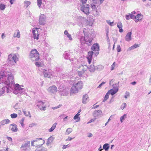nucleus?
<instances>
[{
  "label": "nucleus",
  "instance_id": "26",
  "mask_svg": "<svg viewBox=\"0 0 151 151\" xmlns=\"http://www.w3.org/2000/svg\"><path fill=\"white\" fill-rule=\"evenodd\" d=\"M88 69L90 72L93 73L95 70H96V67L95 66L93 65H91L88 68Z\"/></svg>",
  "mask_w": 151,
  "mask_h": 151
},
{
  "label": "nucleus",
  "instance_id": "47",
  "mask_svg": "<svg viewBox=\"0 0 151 151\" xmlns=\"http://www.w3.org/2000/svg\"><path fill=\"white\" fill-rule=\"evenodd\" d=\"M23 113L26 116H28L29 115H30V114L29 111H28L27 112L26 111H23Z\"/></svg>",
  "mask_w": 151,
  "mask_h": 151
},
{
  "label": "nucleus",
  "instance_id": "44",
  "mask_svg": "<svg viewBox=\"0 0 151 151\" xmlns=\"http://www.w3.org/2000/svg\"><path fill=\"white\" fill-rule=\"evenodd\" d=\"M126 105L127 104L126 103H123L121 106V108L123 110L124 108H125L126 107Z\"/></svg>",
  "mask_w": 151,
  "mask_h": 151
},
{
  "label": "nucleus",
  "instance_id": "63",
  "mask_svg": "<svg viewBox=\"0 0 151 151\" xmlns=\"http://www.w3.org/2000/svg\"><path fill=\"white\" fill-rule=\"evenodd\" d=\"M84 73H82V71H78V75L79 76H81Z\"/></svg>",
  "mask_w": 151,
  "mask_h": 151
},
{
  "label": "nucleus",
  "instance_id": "40",
  "mask_svg": "<svg viewBox=\"0 0 151 151\" xmlns=\"http://www.w3.org/2000/svg\"><path fill=\"white\" fill-rule=\"evenodd\" d=\"M13 92L14 94H18L19 93H20V94L22 93L21 92V91H18L16 89H15L14 88V89L13 91Z\"/></svg>",
  "mask_w": 151,
  "mask_h": 151
},
{
  "label": "nucleus",
  "instance_id": "58",
  "mask_svg": "<svg viewBox=\"0 0 151 151\" xmlns=\"http://www.w3.org/2000/svg\"><path fill=\"white\" fill-rule=\"evenodd\" d=\"M35 65L38 67L41 66V63L38 62H36L35 63Z\"/></svg>",
  "mask_w": 151,
  "mask_h": 151
},
{
  "label": "nucleus",
  "instance_id": "51",
  "mask_svg": "<svg viewBox=\"0 0 151 151\" xmlns=\"http://www.w3.org/2000/svg\"><path fill=\"white\" fill-rule=\"evenodd\" d=\"M125 18L127 20H129L130 19V14L129 13L126 15Z\"/></svg>",
  "mask_w": 151,
  "mask_h": 151
},
{
  "label": "nucleus",
  "instance_id": "1",
  "mask_svg": "<svg viewBox=\"0 0 151 151\" xmlns=\"http://www.w3.org/2000/svg\"><path fill=\"white\" fill-rule=\"evenodd\" d=\"M0 82L4 83V86H2L1 91H0V96L5 92L10 93L13 90L14 79L13 75L10 72L0 71Z\"/></svg>",
  "mask_w": 151,
  "mask_h": 151
},
{
  "label": "nucleus",
  "instance_id": "7",
  "mask_svg": "<svg viewBox=\"0 0 151 151\" xmlns=\"http://www.w3.org/2000/svg\"><path fill=\"white\" fill-rule=\"evenodd\" d=\"M19 58V55L18 54H15L13 55L10 54L8 55V60H11L13 61L14 63L16 64L17 61H18Z\"/></svg>",
  "mask_w": 151,
  "mask_h": 151
},
{
  "label": "nucleus",
  "instance_id": "35",
  "mask_svg": "<svg viewBox=\"0 0 151 151\" xmlns=\"http://www.w3.org/2000/svg\"><path fill=\"white\" fill-rule=\"evenodd\" d=\"M110 94L108 92L106 93V94L105 96L104 97V99L103 101V102H104L106 101L107 99H108L109 97V94Z\"/></svg>",
  "mask_w": 151,
  "mask_h": 151
},
{
  "label": "nucleus",
  "instance_id": "33",
  "mask_svg": "<svg viewBox=\"0 0 151 151\" xmlns=\"http://www.w3.org/2000/svg\"><path fill=\"white\" fill-rule=\"evenodd\" d=\"M94 53L93 52L89 51L88 52V54L87 57V58L92 59L93 54Z\"/></svg>",
  "mask_w": 151,
  "mask_h": 151
},
{
  "label": "nucleus",
  "instance_id": "11",
  "mask_svg": "<svg viewBox=\"0 0 151 151\" xmlns=\"http://www.w3.org/2000/svg\"><path fill=\"white\" fill-rule=\"evenodd\" d=\"M44 76L45 77L51 78L52 76V70H51L48 69L45 70L43 71Z\"/></svg>",
  "mask_w": 151,
  "mask_h": 151
},
{
  "label": "nucleus",
  "instance_id": "49",
  "mask_svg": "<svg viewBox=\"0 0 151 151\" xmlns=\"http://www.w3.org/2000/svg\"><path fill=\"white\" fill-rule=\"evenodd\" d=\"M130 96L129 93V92L126 91L125 93V95L124 96V97L127 99L128 97H129Z\"/></svg>",
  "mask_w": 151,
  "mask_h": 151
},
{
  "label": "nucleus",
  "instance_id": "43",
  "mask_svg": "<svg viewBox=\"0 0 151 151\" xmlns=\"http://www.w3.org/2000/svg\"><path fill=\"white\" fill-rule=\"evenodd\" d=\"M130 19H133L135 21V19H137V17L134 15L130 14Z\"/></svg>",
  "mask_w": 151,
  "mask_h": 151
},
{
  "label": "nucleus",
  "instance_id": "50",
  "mask_svg": "<svg viewBox=\"0 0 151 151\" xmlns=\"http://www.w3.org/2000/svg\"><path fill=\"white\" fill-rule=\"evenodd\" d=\"M11 117L12 118H16L17 116V115L16 114H12L11 115Z\"/></svg>",
  "mask_w": 151,
  "mask_h": 151
},
{
  "label": "nucleus",
  "instance_id": "5",
  "mask_svg": "<svg viewBox=\"0 0 151 151\" xmlns=\"http://www.w3.org/2000/svg\"><path fill=\"white\" fill-rule=\"evenodd\" d=\"M80 5L81 10L86 14H88L89 13V7L88 5L86 4H80Z\"/></svg>",
  "mask_w": 151,
  "mask_h": 151
},
{
  "label": "nucleus",
  "instance_id": "32",
  "mask_svg": "<svg viewBox=\"0 0 151 151\" xmlns=\"http://www.w3.org/2000/svg\"><path fill=\"white\" fill-rule=\"evenodd\" d=\"M30 4L31 2L29 1H24V6L26 8H27Z\"/></svg>",
  "mask_w": 151,
  "mask_h": 151
},
{
  "label": "nucleus",
  "instance_id": "38",
  "mask_svg": "<svg viewBox=\"0 0 151 151\" xmlns=\"http://www.w3.org/2000/svg\"><path fill=\"white\" fill-rule=\"evenodd\" d=\"M54 139V138L52 136H51L49 137L48 139L47 143L49 144L50 143L52 142Z\"/></svg>",
  "mask_w": 151,
  "mask_h": 151
},
{
  "label": "nucleus",
  "instance_id": "18",
  "mask_svg": "<svg viewBox=\"0 0 151 151\" xmlns=\"http://www.w3.org/2000/svg\"><path fill=\"white\" fill-rule=\"evenodd\" d=\"M58 91L61 92V95L64 96L67 95L68 94V91L65 89H64L61 88H59Z\"/></svg>",
  "mask_w": 151,
  "mask_h": 151
},
{
  "label": "nucleus",
  "instance_id": "22",
  "mask_svg": "<svg viewBox=\"0 0 151 151\" xmlns=\"http://www.w3.org/2000/svg\"><path fill=\"white\" fill-rule=\"evenodd\" d=\"M131 32H128L125 37V40L127 41H129L131 40Z\"/></svg>",
  "mask_w": 151,
  "mask_h": 151
},
{
  "label": "nucleus",
  "instance_id": "27",
  "mask_svg": "<svg viewBox=\"0 0 151 151\" xmlns=\"http://www.w3.org/2000/svg\"><path fill=\"white\" fill-rule=\"evenodd\" d=\"M117 26L119 29V32L121 33L123 32V26L122 23L120 22H118L117 23Z\"/></svg>",
  "mask_w": 151,
  "mask_h": 151
},
{
  "label": "nucleus",
  "instance_id": "52",
  "mask_svg": "<svg viewBox=\"0 0 151 151\" xmlns=\"http://www.w3.org/2000/svg\"><path fill=\"white\" fill-rule=\"evenodd\" d=\"M80 82H81V87H80L79 85H78V86L76 87V88H78V89L79 90L81 89L82 88V87H83V82L82 81H79L77 83H79Z\"/></svg>",
  "mask_w": 151,
  "mask_h": 151
},
{
  "label": "nucleus",
  "instance_id": "13",
  "mask_svg": "<svg viewBox=\"0 0 151 151\" xmlns=\"http://www.w3.org/2000/svg\"><path fill=\"white\" fill-rule=\"evenodd\" d=\"M44 103L42 101H38L37 106L41 110L45 111L46 110V106L44 105Z\"/></svg>",
  "mask_w": 151,
  "mask_h": 151
},
{
  "label": "nucleus",
  "instance_id": "6",
  "mask_svg": "<svg viewBox=\"0 0 151 151\" xmlns=\"http://www.w3.org/2000/svg\"><path fill=\"white\" fill-rule=\"evenodd\" d=\"M30 142L29 141H25L24 143L22 144L20 149L21 151H27L28 149L30 148Z\"/></svg>",
  "mask_w": 151,
  "mask_h": 151
},
{
  "label": "nucleus",
  "instance_id": "29",
  "mask_svg": "<svg viewBox=\"0 0 151 151\" xmlns=\"http://www.w3.org/2000/svg\"><path fill=\"white\" fill-rule=\"evenodd\" d=\"M10 122V121L8 119H4L1 122V124L2 125H4L6 124H9Z\"/></svg>",
  "mask_w": 151,
  "mask_h": 151
},
{
  "label": "nucleus",
  "instance_id": "53",
  "mask_svg": "<svg viewBox=\"0 0 151 151\" xmlns=\"http://www.w3.org/2000/svg\"><path fill=\"white\" fill-rule=\"evenodd\" d=\"M80 4H86V3L87 1V0H80Z\"/></svg>",
  "mask_w": 151,
  "mask_h": 151
},
{
  "label": "nucleus",
  "instance_id": "24",
  "mask_svg": "<svg viewBox=\"0 0 151 151\" xmlns=\"http://www.w3.org/2000/svg\"><path fill=\"white\" fill-rule=\"evenodd\" d=\"M37 148L36 149L35 151H47V149L44 147H42L41 145H40L37 146Z\"/></svg>",
  "mask_w": 151,
  "mask_h": 151
},
{
  "label": "nucleus",
  "instance_id": "16",
  "mask_svg": "<svg viewBox=\"0 0 151 151\" xmlns=\"http://www.w3.org/2000/svg\"><path fill=\"white\" fill-rule=\"evenodd\" d=\"M32 33L34 39L37 40L39 39V37L38 31L37 29L33 30Z\"/></svg>",
  "mask_w": 151,
  "mask_h": 151
},
{
  "label": "nucleus",
  "instance_id": "10",
  "mask_svg": "<svg viewBox=\"0 0 151 151\" xmlns=\"http://www.w3.org/2000/svg\"><path fill=\"white\" fill-rule=\"evenodd\" d=\"M76 20L78 22V25L80 27H82L83 24L85 20V18L82 17H77L76 18Z\"/></svg>",
  "mask_w": 151,
  "mask_h": 151
},
{
  "label": "nucleus",
  "instance_id": "23",
  "mask_svg": "<svg viewBox=\"0 0 151 151\" xmlns=\"http://www.w3.org/2000/svg\"><path fill=\"white\" fill-rule=\"evenodd\" d=\"M78 68L80 69L81 70L82 73H84L86 71L88 68V67L86 65H81L79 67H78Z\"/></svg>",
  "mask_w": 151,
  "mask_h": 151
},
{
  "label": "nucleus",
  "instance_id": "8",
  "mask_svg": "<svg viewBox=\"0 0 151 151\" xmlns=\"http://www.w3.org/2000/svg\"><path fill=\"white\" fill-rule=\"evenodd\" d=\"M46 17L45 15L40 14L39 16V22L40 25H44L46 22Z\"/></svg>",
  "mask_w": 151,
  "mask_h": 151
},
{
  "label": "nucleus",
  "instance_id": "20",
  "mask_svg": "<svg viewBox=\"0 0 151 151\" xmlns=\"http://www.w3.org/2000/svg\"><path fill=\"white\" fill-rule=\"evenodd\" d=\"M12 126V127L11 128V130L13 132H16L18 130V128L17 125L14 124H12L10 125L9 128H10L11 126Z\"/></svg>",
  "mask_w": 151,
  "mask_h": 151
},
{
  "label": "nucleus",
  "instance_id": "64",
  "mask_svg": "<svg viewBox=\"0 0 151 151\" xmlns=\"http://www.w3.org/2000/svg\"><path fill=\"white\" fill-rule=\"evenodd\" d=\"M105 83V82H103L101 83L98 87V88H100L102 85Z\"/></svg>",
  "mask_w": 151,
  "mask_h": 151
},
{
  "label": "nucleus",
  "instance_id": "15",
  "mask_svg": "<svg viewBox=\"0 0 151 151\" xmlns=\"http://www.w3.org/2000/svg\"><path fill=\"white\" fill-rule=\"evenodd\" d=\"M14 88L18 91H21V92L22 93L24 94L23 92H24V89L21 88L20 85L18 84H17L15 85V86L14 87Z\"/></svg>",
  "mask_w": 151,
  "mask_h": 151
},
{
  "label": "nucleus",
  "instance_id": "21",
  "mask_svg": "<svg viewBox=\"0 0 151 151\" xmlns=\"http://www.w3.org/2000/svg\"><path fill=\"white\" fill-rule=\"evenodd\" d=\"M88 101V96L87 94H86L83 96L82 103L84 104H86Z\"/></svg>",
  "mask_w": 151,
  "mask_h": 151
},
{
  "label": "nucleus",
  "instance_id": "36",
  "mask_svg": "<svg viewBox=\"0 0 151 151\" xmlns=\"http://www.w3.org/2000/svg\"><path fill=\"white\" fill-rule=\"evenodd\" d=\"M103 67L101 65H98L96 67V70H100L103 68Z\"/></svg>",
  "mask_w": 151,
  "mask_h": 151
},
{
  "label": "nucleus",
  "instance_id": "59",
  "mask_svg": "<svg viewBox=\"0 0 151 151\" xmlns=\"http://www.w3.org/2000/svg\"><path fill=\"white\" fill-rule=\"evenodd\" d=\"M19 104L18 103H17L14 106V108L16 109H18V104Z\"/></svg>",
  "mask_w": 151,
  "mask_h": 151
},
{
  "label": "nucleus",
  "instance_id": "2",
  "mask_svg": "<svg viewBox=\"0 0 151 151\" xmlns=\"http://www.w3.org/2000/svg\"><path fill=\"white\" fill-rule=\"evenodd\" d=\"M86 29H84L83 30V32L84 35V37L82 36L80 39V41L81 44L85 43L88 46L91 45L93 43V38L91 37H89V35L86 33L85 31V30Z\"/></svg>",
  "mask_w": 151,
  "mask_h": 151
},
{
  "label": "nucleus",
  "instance_id": "48",
  "mask_svg": "<svg viewBox=\"0 0 151 151\" xmlns=\"http://www.w3.org/2000/svg\"><path fill=\"white\" fill-rule=\"evenodd\" d=\"M8 62L9 64H10V65H15L16 64H14V62L13 60H8Z\"/></svg>",
  "mask_w": 151,
  "mask_h": 151
},
{
  "label": "nucleus",
  "instance_id": "42",
  "mask_svg": "<svg viewBox=\"0 0 151 151\" xmlns=\"http://www.w3.org/2000/svg\"><path fill=\"white\" fill-rule=\"evenodd\" d=\"M40 139L42 140V139L41 138H39L37 139H35V140H33V141H32L31 142L32 146H34V142H37L38 140H40Z\"/></svg>",
  "mask_w": 151,
  "mask_h": 151
},
{
  "label": "nucleus",
  "instance_id": "39",
  "mask_svg": "<svg viewBox=\"0 0 151 151\" xmlns=\"http://www.w3.org/2000/svg\"><path fill=\"white\" fill-rule=\"evenodd\" d=\"M72 131V129L71 128H68L66 130L65 134H66L68 135Z\"/></svg>",
  "mask_w": 151,
  "mask_h": 151
},
{
  "label": "nucleus",
  "instance_id": "60",
  "mask_svg": "<svg viewBox=\"0 0 151 151\" xmlns=\"http://www.w3.org/2000/svg\"><path fill=\"white\" fill-rule=\"evenodd\" d=\"M95 119H91L90 120L88 121V122H87V124H89V123H91V122H94L95 121Z\"/></svg>",
  "mask_w": 151,
  "mask_h": 151
},
{
  "label": "nucleus",
  "instance_id": "3",
  "mask_svg": "<svg viewBox=\"0 0 151 151\" xmlns=\"http://www.w3.org/2000/svg\"><path fill=\"white\" fill-rule=\"evenodd\" d=\"M29 57L33 61H37L40 59L39 54L36 49H34L31 51Z\"/></svg>",
  "mask_w": 151,
  "mask_h": 151
},
{
  "label": "nucleus",
  "instance_id": "57",
  "mask_svg": "<svg viewBox=\"0 0 151 151\" xmlns=\"http://www.w3.org/2000/svg\"><path fill=\"white\" fill-rule=\"evenodd\" d=\"M67 36L69 38V40H72L73 39L71 37V36L70 34H68L67 35Z\"/></svg>",
  "mask_w": 151,
  "mask_h": 151
},
{
  "label": "nucleus",
  "instance_id": "62",
  "mask_svg": "<svg viewBox=\"0 0 151 151\" xmlns=\"http://www.w3.org/2000/svg\"><path fill=\"white\" fill-rule=\"evenodd\" d=\"M115 62H114L113 64L111 65V70H113L114 68V64H115Z\"/></svg>",
  "mask_w": 151,
  "mask_h": 151
},
{
  "label": "nucleus",
  "instance_id": "4",
  "mask_svg": "<svg viewBox=\"0 0 151 151\" xmlns=\"http://www.w3.org/2000/svg\"><path fill=\"white\" fill-rule=\"evenodd\" d=\"M63 57L66 60L69 59L71 62L73 61L74 56L73 55V53L71 52L65 51L63 54Z\"/></svg>",
  "mask_w": 151,
  "mask_h": 151
},
{
  "label": "nucleus",
  "instance_id": "17",
  "mask_svg": "<svg viewBox=\"0 0 151 151\" xmlns=\"http://www.w3.org/2000/svg\"><path fill=\"white\" fill-rule=\"evenodd\" d=\"M118 87H116L115 88L109 90L108 92L111 95H113L115 94L118 91Z\"/></svg>",
  "mask_w": 151,
  "mask_h": 151
},
{
  "label": "nucleus",
  "instance_id": "61",
  "mask_svg": "<svg viewBox=\"0 0 151 151\" xmlns=\"http://www.w3.org/2000/svg\"><path fill=\"white\" fill-rule=\"evenodd\" d=\"M61 106V105H59L58 106H55V107H53L52 108V109H53V110H55V109H56L59 108Z\"/></svg>",
  "mask_w": 151,
  "mask_h": 151
},
{
  "label": "nucleus",
  "instance_id": "56",
  "mask_svg": "<svg viewBox=\"0 0 151 151\" xmlns=\"http://www.w3.org/2000/svg\"><path fill=\"white\" fill-rule=\"evenodd\" d=\"M106 22L109 25H110L111 26H113V23L114 22H110V20H107L106 21Z\"/></svg>",
  "mask_w": 151,
  "mask_h": 151
},
{
  "label": "nucleus",
  "instance_id": "30",
  "mask_svg": "<svg viewBox=\"0 0 151 151\" xmlns=\"http://www.w3.org/2000/svg\"><path fill=\"white\" fill-rule=\"evenodd\" d=\"M103 147L104 149V150L106 151H108L109 148V144L108 143L105 144L103 145Z\"/></svg>",
  "mask_w": 151,
  "mask_h": 151
},
{
  "label": "nucleus",
  "instance_id": "37",
  "mask_svg": "<svg viewBox=\"0 0 151 151\" xmlns=\"http://www.w3.org/2000/svg\"><path fill=\"white\" fill-rule=\"evenodd\" d=\"M6 8V5L3 4H0V9L3 10L5 9Z\"/></svg>",
  "mask_w": 151,
  "mask_h": 151
},
{
  "label": "nucleus",
  "instance_id": "12",
  "mask_svg": "<svg viewBox=\"0 0 151 151\" xmlns=\"http://www.w3.org/2000/svg\"><path fill=\"white\" fill-rule=\"evenodd\" d=\"M47 91L50 93H55L57 92L58 89L55 86H50L47 89Z\"/></svg>",
  "mask_w": 151,
  "mask_h": 151
},
{
  "label": "nucleus",
  "instance_id": "31",
  "mask_svg": "<svg viewBox=\"0 0 151 151\" xmlns=\"http://www.w3.org/2000/svg\"><path fill=\"white\" fill-rule=\"evenodd\" d=\"M17 32H15L14 34V37H17L19 38L20 37V33L19 30H17L16 31Z\"/></svg>",
  "mask_w": 151,
  "mask_h": 151
},
{
  "label": "nucleus",
  "instance_id": "55",
  "mask_svg": "<svg viewBox=\"0 0 151 151\" xmlns=\"http://www.w3.org/2000/svg\"><path fill=\"white\" fill-rule=\"evenodd\" d=\"M117 50L118 52H120L121 51V48L119 45H117Z\"/></svg>",
  "mask_w": 151,
  "mask_h": 151
},
{
  "label": "nucleus",
  "instance_id": "45",
  "mask_svg": "<svg viewBox=\"0 0 151 151\" xmlns=\"http://www.w3.org/2000/svg\"><path fill=\"white\" fill-rule=\"evenodd\" d=\"M41 0H37V4L39 8L40 7L41 5L42 4Z\"/></svg>",
  "mask_w": 151,
  "mask_h": 151
},
{
  "label": "nucleus",
  "instance_id": "14",
  "mask_svg": "<svg viewBox=\"0 0 151 151\" xmlns=\"http://www.w3.org/2000/svg\"><path fill=\"white\" fill-rule=\"evenodd\" d=\"M91 49L93 51L98 52L99 49V45L97 43L93 44L91 47Z\"/></svg>",
  "mask_w": 151,
  "mask_h": 151
},
{
  "label": "nucleus",
  "instance_id": "9",
  "mask_svg": "<svg viewBox=\"0 0 151 151\" xmlns=\"http://www.w3.org/2000/svg\"><path fill=\"white\" fill-rule=\"evenodd\" d=\"M78 85H80V87H81V83L80 82L79 83H77L75 84V86H73L71 87L70 89V92L71 93H77L78 92L79 90L78 89V88H76V87L78 86Z\"/></svg>",
  "mask_w": 151,
  "mask_h": 151
},
{
  "label": "nucleus",
  "instance_id": "54",
  "mask_svg": "<svg viewBox=\"0 0 151 151\" xmlns=\"http://www.w3.org/2000/svg\"><path fill=\"white\" fill-rule=\"evenodd\" d=\"M24 118H23L22 119L20 120V122H19L22 127H23L24 126L23 122H24Z\"/></svg>",
  "mask_w": 151,
  "mask_h": 151
},
{
  "label": "nucleus",
  "instance_id": "28",
  "mask_svg": "<svg viewBox=\"0 0 151 151\" xmlns=\"http://www.w3.org/2000/svg\"><path fill=\"white\" fill-rule=\"evenodd\" d=\"M139 45L135 44L131 47H129L128 49V51H130L132 50H133L135 48H136L139 46Z\"/></svg>",
  "mask_w": 151,
  "mask_h": 151
},
{
  "label": "nucleus",
  "instance_id": "41",
  "mask_svg": "<svg viewBox=\"0 0 151 151\" xmlns=\"http://www.w3.org/2000/svg\"><path fill=\"white\" fill-rule=\"evenodd\" d=\"M126 115L125 114H124L123 116H121L120 117V121L122 122L124 120L125 118H126Z\"/></svg>",
  "mask_w": 151,
  "mask_h": 151
},
{
  "label": "nucleus",
  "instance_id": "46",
  "mask_svg": "<svg viewBox=\"0 0 151 151\" xmlns=\"http://www.w3.org/2000/svg\"><path fill=\"white\" fill-rule=\"evenodd\" d=\"M91 7L92 9H93L96 10V12H97V9L96 8V6L95 4H91Z\"/></svg>",
  "mask_w": 151,
  "mask_h": 151
},
{
  "label": "nucleus",
  "instance_id": "19",
  "mask_svg": "<svg viewBox=\"0 0 151 151\" xmlns=\"http://www.w3.org/2000/svg\"><path fill=\"white\" fill-rule=\"evenodd\" d=\"M102 114V112L101 110H95L93 113V116L95 117H98L101 116Z\"/></svg>",
  "mask_w": 151,
  "mask_h": 151
},
{
  "label": "nucleus",
  "instance_id": "25",
  "mask_svg": "<svg viewBox=\"0 0 151 151\" xmlns=\"http://www.w3.org/2000/svg\"><path fill=\"white\" fill-rule=\"evenodd\" d=\"M136 17L137 19H135V21L136 22L139 21H141L143 18V16L142 14H139L137 15Z\"/></svg>",
  "mask_w": 151,
  "mask_h": 151
},
{
  "label": "nucleus",
  "instance_id": "34",
  "mask_svg": "<svg viewBox=\"0 0 151 151\" xmlns=\"http://www.w3.org/2000/svg\"><path fill=\"white\" fill-rule=\"evenodd\" d=\"M56 124H57L56 123H55L53 124L51 127L49 129V132H51L53 131L55 128Z\"/></svg>",
  "mask_w": 151,
  "mask_h": 151
}]
</instances>
